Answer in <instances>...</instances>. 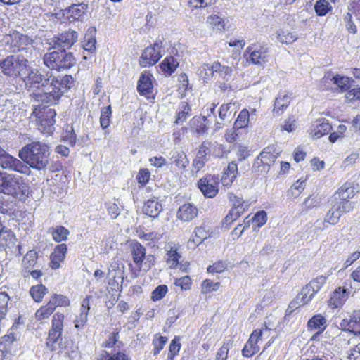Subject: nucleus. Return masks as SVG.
<instances>
[{
	"label": "nucleus",
	"instance_id": "f257e3e1",
	"mask_svg": "<svg viewBox=\"0 0 360 360\" xmlns=\"http://www.w3.org/2000/svg\"><path fill=\"white\" fill-rule=\"evenodd\" d=\"M0 70L7 77L20 78L32 99L49 104L56 103L75 82L71 75L58 79L48 70L32 68L24 56H7L0 60Z\"/></svg>",
	"mask_w": 360,
	"mask_h": 360
},
{
	"label": "nucleus",
	"instance_id": "f03ea898",
	"mask_svg": "<svg viewBox=\"0 0 360 360\" xmlns=\"http://www.w3.org/2000/svg\"><path fill=\"white\" fill-rule=\"evenodd\" d=\"M49 148L45 143L34 141L19 151V157L27 166L37 170L44 169L49 162Z\"/></svg>",
	"mask_w": 360,
	"mask_h": 360
},
{
	"label": "nucleus",
	"instance_id": "7ed1b4c3",
	"mask_svg": "<svg viewBox=\"0 0 360 360\" xmlns=\"http://www.w3.org/2000/svg\"><path fill=\"white\" fill-rule=\"evenodd\" d=\"M0 193L25 201L30 194V186L22 177L0 172Z\"/></svg>",
	"mask_w": 360,
	"mask_h": 360
},
{
	"label": "nucleus",
	"instance_id": "20e7f679",
	"mask_svg": "<svg viewBox=\"0 0 360 360\" xmlns=\"http://www.w3.org/2000/svg\"><path fill=\"white\" fill-rule=\"evenodd\" d=\"M4 41L9 45L13 53H20L18 56H24L30 58L34 51V40L28 35L17 31H13L4 37Z\"/></svg>",
	"mask_w": 360,
	"mask_h": 360
},
{
	"label": "nucleus",
	"instance_id": "39448f33",
	"mask_svg": "<svg viewBox=\"0 0 360 360\" xmlns=\"http://www.w3.org/2000/svg\"><path fill=\"white\" fill-rule=\"evenodd\" d=\"M76 63L72 53L65 50L53 51L44 54L43 63L51 70L61 71L72 67ZM51 72L52 71L50 70Z\"/></svg>",
	"mask_w": 360,
	"mask_h": 360
},
{
	"label": "nucleus",
	"instance_id": "423d86ee",
	"mask_svg": "<svg viewBox=\"0 0 360 360\" xmlns=\"http://www.w3.org/2000/svg\"><path fill=\"white\" fill-rule=\"evenodd\" d=\"M56 112L55 110L48 106H36L31 118L38 122L39 129L44 134H51L54 131L55 117Z\"/></svg>",
	"mask_w": 360,
	"mask_h": 360
},
{
	"label": "nucleus",
	"instance_id": "0eeeda50",
	"mask_svg": "<svg viewBox=\"0 0 360 360\" xmlns=\"http://www.w3.org/2000/svg\"><path fill=\"white\" fill-rule=\"evenodd\" d=\"M0 167L6 170L12 171L29 175L30 167L27 166L21 160L12 156L0 146Z\"/></svg>",
	"mask_w": 360,
	"mask_h": 360
},
{
	"label": "nucleus",
	"instance_id": "6e6552de",
	"mask_svg": "<svg viewBox=\"0 0 360 360\" xmlns=\"http://www.w3.org/2000/svg\"><path fill=\"white\" fill-rule=\"evenodd\" d=\"M162 48V41H156L153 46L146 47L139 59V65L141 67L153 65L162 57L161 49Z\"/></svg>",
	"mask_w": 360,
	"mask_h": 360
},
{
	"label": "nucleus",
	"instance_id": "1a4fd4ad",
	"mask_svg": "<svg viewBox=\"0 0 360 360\" xmlns=\"http://www.w3.org/2000/svg\"><path fill=\"white\" fill-rule=\"evenodd\" d=\"M78 33L73 30H68L51 39L49 44L53 48H61L62 50L71 48L77 41Z\"/></svg>",
	"mask_w": 360,
	"mask_h": 360
},
{
	"label": "nucleus",
	"instance_id": "9d476101",
	"mask_svg": "<svg viewBox=\"0 0 360 360\" xmlns=\"http://www.w3.org/2000/svg\"><path fill=\"white\" fill-rule=\"evenodd\" d=\"M245 51L249 54L248 61L255 65H263L267 61L268 49L261 44H252Z\"/></svg>",
	"mask_w": 360,
	"mask_h": 360
},
{
	"label": "nucleus",
	"instance_id": "9b49d317",
	"mask_svg": "<svg viewBox=\"0 0 360 360\" xmlns=\"http://www.w3.org/2000/svg\"><path fill=\"white\" fill-rule=\"evenodd\" d=\"M217 184V180L214 176L207 175L198 181V186L205 197L212 198L218 193Z\"/></svg>",
	"mask_w": 360,
	"mask_h": 360
},
{
	"label": "nucleus",
	"instance_id": "f8f14e48",
	"mask_svg": "<svg viewBox=\"0 0 360 360\" xmlns=\"http://www.w3.org/2000/svg\"><path fill=\"white\" fill-rule=\"evenodd\" d=\"M350 291L345 287H339L333 292L328 300V305L333 309L342 306L347 299Z\"/></svg>",
	"mask_w": 360,
	"mask_h": 360
},
{
	"label": "nucleus",
	"instance_id": "ddd939ff",
	"mask_svg": "<svg viewBox=\"0 0 360 360\" xmlns=\"http://www.w3.org/2000/svg\"><path fill=\"white\" fill-rule=\"evenodd\" d=\"M356 312L354 313L353 319L349 320L343 319L340 323V329L342 332L347 334H342L345 335H360V320L355 317Z\"/></svg>",
	"mask_w": 360,
	"mask_h": 360
},
{
	"label": "nucleus",
	"instance_id": "4468645a",
	"mask_svg": "<svg viewBox=\"0 0 360 360\" xmlns=\"http://www.w3.org/2000/svg\"><path fill=\"white\" fill-rule=\"evenodd\" d=\"M131 252L134 262L139 270H141L143 265V260L146 259V250L143 245L137 241H132L130 244Z\"/></svg>",
	"mask_w": 360,
	"mask_h": 360
},
{
	"label": "nucleus",
	"instance_id": "2eb2a0df",
	"mask_svg": "<svg viewBox=\"0 0 360 360\" xmlns=\"http://www.w3.org/2000/svg\"><path fill=\"white\" fill-rule=\"evenodd\" d=\"M67 245L65 243L58 245L55 247L53 252L50 255V266L51 269L60 268V263L63 262L67 253Z\"/></svg>",
	"mask_w": 360,
	"mask_h": 360
},
{
	"label": "nucleus",
	"instance_id": "dca6fc26",
	"mask_svg": "<svg viewBox=\"0 0 360 360\" xmlns=\"http://www.w3.org/2000/svg\"><path fill=\"white\" fill-rule=\"evenodd\" d=\"M210 142H203L199 146L196 157L193 161V167L196 169V172L200 170L208 160L207 155L210 153Z\"/></svg>",
	"mask_w": 360,
	"mask_h": 360
},
{
	"label": "nucleus",
	"instance_id": "f3484780",
	"mask_svg": "<svg viewBox=\"0 0 360 360\" xmlns=\"http://www.w3.org/2000/svg\"><path fill=\"white\" fill-rule=\"evenodd\" d=\"M198 208L192 203H186L181 205L177 211L179 219L189 222L198 216Z\"/></svg>",
	"mask_w": 360,
	"mask_h": 360
},
{
	"label": "nucleus",
	"instance_id": "a211bd4d",
	"mask_svg": "<svg viewBox=\"0 0 360 360\" xmlns=\"http://www.w3.org/2000/svg\"><path fill=\"white\" fill-rule=\"evenodd\" d=\"M153 75L148 71H144L138 82L137 90L141 95L147 96L153 91Z\"/></svg>",
	"mask_w": 360,
	"mask_h": 360
},
{
	"label": "nucleus",
	"instance_id": "6ab92c4d",
	"mask_svg": "<svg viewBox=\"0 0 360 360\" xmlns=\"http://www.w3.org/2000/svg\"><path fill=\"white\" fill-rule=\"evenodd\" d=\"M162 211V204L155 197L148 199L143 207V213L153 219L158 217Z\"/></svg>",
	"mask_w": 360,
	"mask_h": 360
},
{
	"label": "nucleus",
	"instance_id": "aec40b11",
	"mask_svg": "<svg viewBox=\"0 0 360 360\" xmlns=\"http://www.w3.org/2000/svg\"><path fill=\"white\" fill-rule=\"evenodd\" d=\"M331 129V126L325 119L317 120L310 128V134L313 138L319 139Z\"/></svg>",
	"mask_w": 360,
	"mask_h": 360
},
{
	"label": "nucleus",
	"instance_id": "412c9836",
	"mask_svg": "<svg viewBox=\"0 0 360 360\" xmlns=\"http://www.w3.org/2000/svg\"><path fill=\"white\" fill-rule=\"evenodd\" d=\"M347 192V189H345L344 187H341L339 189V195L341 197L338 200L335 198L334 203L337 205L338 209H339V212H341L342 214L349 212L354 208V202L347 200L346 198H349L348 195H345Z\"/></svg>",
	"mask_w": 360,
	"mask_h": 360
},
{
	"label": "nucleus",
	"instance_id": "4be33fe9",
	"mask_svg": "<svg viewBox=\"0 0 360 360\" xmlns=\"http://www.w3.org/2000/svg\"><path fill=\"white\" fill-rule=\"evenodd\" d=\"M275 148L274 146L266 147L259 154L264 162V169H261L260 173L266 174L269 172L270 166L274 163L276 155L274 154Z\"/></svg>",
	"mask_w": 360,
	"mask_h": 360
},
{
	"label": "nucleus",
	"instance_id": "5701e85b",
	"mask_svg": "<svg viewBox=\"0 0 360 360\" xmlns=\"http://www.w3.org/2000/svg\"><path fill=\"white\" fill-rule=\"evenodd\" d=\"M170 162L178 169H185L189 161L184 151L173 150L170 153Z\"/></svg>",
	"mask_w": 360,
	"mask_h": 360
},
{
	"label": "nucleus",
	"instance_id": "b1692460",
	"mask_svg": "<svg viewBox=\"0 0 360 360\" xmlns=\"http://www.w3.org/2000/svg\"><path fill=\"white\" fill-rule=\"evenodd\" d=\"M89 309V300L86 297L82 300L79 315L74 321L75 328H80L86 324Z\"/></svg>",
	"mask_w": 360,
	"mask_h": 360
},
{
	"label": "nucleus",
	"instance_id": "393cba45",
	"mask_svg": "<svg viewBox=\"0 0 360 360\" xmlns=\"http://www.w3.org/2000/svg\"><path fill=\"white\" fill-rule=\"evenodd\" d=\"M325 324L326 319L323 316L321 315H316L313 316L308 321L309 330H310L311 331L316 330H318L311 335V338H316L320 334V333L325 328Z\"/></svg>",
	"mask_w": 360,
	"mask_h": 360
},
{
	"label": "nucleus",
	"instance_id": "a878e982",
	"mask_svg": "<svg viewBox=\"0 0 360 360\" xmlns=\"http://www.w3.org/2000/svg\"><path fill=\"white\" fill-rule=\"evenodd\" d=\"M213 69L214 71V77L218 80L229 82L232 75V70L228 66L221 65L219 62L213 63Z\"/></svg>",
	"mask_w": 360,
	"mask_h": 360
},
{
	"label": "nucleus",
	"instance_id": "bb28decb",
	"mask_svg": "<svg viewBox=\"0 0 360 360\" xmlns=\"http://www.w3.org/2000/svg\"><path fill=\"white\" fill-rule=\"evenodd\" d=\"M64 316L62 314L56 313L53 316L52 328L49 331V338H60L62 334L63 322Z\"/></svg>",
	"mask_w": 360,
	"mask_h": 360
},
{
	"label": "nucleus",
	"instance_id": "cd10ccee",
	"mask_svg": "<svg viewBox=\"0 0 360 360\" xmlns=\"http://www.w3.org/2000/svg\"><path fill=\"white\" fill-rule=\"evenodd\" d=\"M207 117H193L191 120V127L199 135L205 134L207 132Z\"/></svg>",
	"mask_w": 360,
	"mask_h": 360
},
{
	"label": "nucleus",
	"instance_id": "c85d7f7f",
	"mask_svg": "<svg viewBox=\"0 0 360 360\" xmlns=\"http://www.w3.org/2000/svg\"><path fill=\"white\" fill-rule=\"evenodd\" d=\"M291 98L285 94H279L274 102V112L276 114L281 115L286 109L290 103Z\"/></svg>",
	"mask_w": 360,
	"mask_h": 360
},
{
	"label": "nucleus",
	"instance_id": "c756f323",
	"mask_svg": "<svg viewBox=\"0 0 360 360\" xmlns=\"http://www.w3.org/2000/svg\"><path fill=\"white\" fill-rule=\"evenodd\" d=\"M262 339H248L245 345L242 353L245 357L249 358L259 351V341Z\"/></svg>",
	"mask_w": 360,
	"mask_h": 360
},
{
	"label": "nucleus",
	"instance_id": "7c9ffc66",
	"mask_svg": "<svg viewBox=\"0 0 360 360\" xmlns=\"http://www.w3.org/2000/svg\"><path fill=\"white\" fill-rule=\"evenodd\" d=\"M325 80L330 79L333 82L334 84H335L341 91H346L350 88V82L351 79L347 77L341 76L340 75H336L330 78V76H327L324 77Z\"/></svg>",
	"mask_w": 360,
	"mask_h": 360
},
{
	"label": "nucleus",
	"instance_id": "2f4dec72",
	"mask_svg": "<svg viewBox=\"0 0 360 360\" xmlns=\"http://www.w3.org/2000/svg\"><path fill=\"white\" fill-rule=\"evenodd\" d=\"M228 198L233 205L232 209H236L242 214L245 210H248L250 206L248 201L243 200L242 198L236 196L232 193H228Z\"/></svg>",
	"mask_w": 360,
	"mask_h": 360
},
{
	"label": "nucleus",
	"instance_id": "473e14b6",
	"mask_svg": "<svg viewBox=\"0 0 360 360\" xmlns=\"http://www.w3.org/2000/svg\"><path fill=\"white\" fill-rule=\"evenodd\" d=\"M179 63L174 57H167L160 64L161 70L167 75H171L176 69Z\"/></svg>",
	"mask_w": 360,
	"mask_h": 360
},
{
	"label": "nucleus",
	"instance_id": "72a5a7b5",
	"mask_svg": "<svg viewBox=\"0 0 360 360\" xmlns=\"http://www.w3.org/2000/svg\"><path fill=\"white\" fill-rule=\"evenodd\" d=\"M88 5L84 3L73 4L68 8V13L73 20H78L86 13Z\"/></svg>",
	"mask_w": 360,
	"mask_h": 360
},
{
	"label": "nucleus",
	"instance_id": "f704fd0d",
	"mask_svg": "<svg viewBox=\"0 0 360 360\" xmlns=\"http://www.w3.org/2000/svg\"><path fill=\"white\" fill-rule=\"evenodd\" d=\"M37 253L35 251L31 250L27 252L22 259V265L25 269L24 272L27 271V270L34 269V267L37 265Z\"/></svg>",
	"mask_w": 360,
	"mask_h": 360
},
{
	"label": "nucleus",
	"instance_id": "c9c22d12",
	"mask_svg": "<svg viewBox=\"0 0 360 360\" xmlns=\"http://www.w3.org/2000/svg\"><path fill=\"white\" fill-rule=\"evenodd\" d=\"M342 214L339 212L337 205L333 203L332 207L326 214L324 221L330 224H336Z\"/></svg>",
	"mask_w": 360,
	"mask_h": 360
},
{
	"label": "nucleus",
	"instance_id": "e433bc0d",
	"mask_svg": "<svg viewBox=\"0 0 360 360\" xmlns=\"http://www.w3.org/2000/svg\"><path fill=\"white\" fill-rule=\"evenodd\" d=\"M53 239L56 242H61L68 239V236L70 234V231L65 227L62 226H58L53 229L51 231Z\"/></svg>",
	"mask_w": 360,
	"mask_h": 360
},
{
	"label": "nucleus",
	"instance_id": "4c0bfd02",
	"mask_svg": "<svg viewBox=\"0 0 360 360\" xmlns=\"http://www.w3.org/2000/svg\"><path fill=\"white\" fill-rule=\"evenodd\" d=\"M316 293V292H314L311 288V285L307 284L302 288L301 292L297 295V302L307 304L311 300Z\"/></svg>",
	"mask_w": 360,
	"mask_h": 360
},
{
	"label": "nucleus",
	"instance_id": "58836bf2",
	"mask_svg": "<svg viewBox=\"0 0 360 360\" xmlns=\"http://www.w3.org/2000/svg\"><path fill=\"white\" fill-rule=\"evenodd\" d=\"M207 23L212 29H216L219 31H222L225 28V22L224 20L217 15H210L207 18Z\"/></svg>",
	"mask_w": 360,
	"mask_h": 360
},
{
	"label": "nucleus",
	"instance_id": "ea45409f",
	"mask_svg": "<svg viewBox=\"0 0 360 360\" xmlns=\"http://www.w3.org/2000/svg\"><path fill=\"white\" fill-rule=\"evenodd\" d=\"M167 263L170 268H176L179 265V260L181 255L177 252V249L171 248L167 253Z\"/></svg>",
	"mask_w": 360,
	"mask_h": 360
},
{
	"label": "nucleus",
	"instance_id": "a19ab883",
	"mask_svg": "<svg viewBox=\"0 0 360 360\" xmlns=\"http://www.w3.org/2000/svg\"><path fill=\"white\" fill-rule=\"evenodd\" d=\"M250 113L248 110L244 109L240 111L233 126L238 129L245 128L248 126L249 122Z\"/></svg>",
	"mask_w": 360,
	"mask_h": 360
},
{
	"label": "nucleus",
	"instance_id": "79ce46f5",
	"mask_svg": "<svg viewBox=\"0 0 360 360\" xmlns=\"http://www.w3.org/2000/svg\"><path fill=\"white\" fill-rule=\"evenodd\" d=\"M46 292V288L44 285L40 284L32 286L30 288V293L35 302H39Z\"/></svg>",
	"mask_w": 360,
	"mask_h": 360
},
{
	"label": "nucleus",
	"instance_id": "37998d69",
	"mask_svg": "<svg viewBox=\"0 0 360 360\" xmlns=\"http://www.w3.org/2000/svg\"><path fill=\"white\" fill-rule=\"evenodd\" d=\"M198 74L201 79L206 82L207 79L214 76L213 64L212 65H209L208 64L202 65L199 68Z\"/></svg>",
	"mask_w": 360,
	"mask_h": 360
},
{
	"label": "nucleus",
	"instance_id": "c03bdc74",
	"mask_svg": "<svg viewBox=\"0 0 360 360\" xmlns=\"http://www.w3.org/2000/svg\"><path fill=\"white\" fill-rule=\"evenodd\" d=\"M54 310L55 309L51 305L50 302H49L46 305L41 307L36 311L35 317L37 320L46 319L53 314Z\"/></svg>",
	"mask_w": 360,
	"mask_h": 360
},
{
	"label": "nucleus",
	"instance_id": "a18cd8bd",
	"mask_svg": "<svg viewBox=\"0 0 360 360\" xmlns=\"http://www.w3.org/2000/svg\"><path fill=\"white\" fill-rule=\"evenodd\" d=\"M112 115V108L108 105L101 110V115L100 117L101 127L105 129L108 128L110 122V117Z\"/></svg>",
	"mask_w": 360,
	"mask_h": 360
},
{
	"label": "nucleus",
	"instance_id": "49530a36",
	"mask_svg": "<svg viewBox=\"0 0 360 360\" xmlns=\"http://www.w3.org/2000/svg\"><path fill=\"white\" fill-rule=\"evenodd\" d=\"M314 9L319 16H324L331 9V7L327 0H318L314 5Z\"/></svg>",
	"mask_w": 360,
	"mask_h": 360
},
{
	"label": "nucleus",
	"instance_id": "de8ad7c7",
	"mask_svg": "<svg viewBox=\"0 0 360 360\" xmlns=\"http://www.w3.org/2000/svg\"><path fill=\"white\" fill-rule=\"evenodd\" d=\"M273 326H271L269 323L267 325L265 322L264 327L262 328L255 329L250 335V338H261L262 335L264 336H274L272 335L273 332Z\"/></svg>",
	"mask_w": 360,
	"mask_h": 360
},
{
	"label": "nucleus",
	"instance_id": "09e8293b",
	"mask_svg": "<svg viewBox=\"0 0 360 360\" xmlns=\"http://www.w3.org/2000/svg\"><path fill=\"white\" fill-rule=\"evenodd\" d=\"M277 38L282 44H290L295 41L298 37L295 33L282 31L278 33Z\"/></svg>",
	"mask_w": 360,
	"mask_h": 360
},
{
	"label": "nucleus",
	"instance_id": "8fccbe9b",
	"mask_svg": "<svg viewBox=\"0 0 360 360\" xmlns=\"http://www.w3.org/2000/svg\"><path fill=\"white\" fill-rule=\"evenodd\" d=\"M304 188V181L298 180L295 183L288 192V195L291 198H297Z\"/></svg>",
	"mask_w": 360,
	"mask_h": 360
},
{
	"label": "nucleus",
	"instance_id": "3c124183",
	"mask_svg": "<svg viewBox=\"0 0 360 360\" xmlns=\"http://www.w3.org/2000/svg\"><path fill=\"white\" fill-rule=\"evenodd\" d=\"M49 302L54 309L59 306L65 307L70 304L68 298L63 295H54Z\"/></svg>",
	"mask_w": 360,
	"mask_h": 360
},
{
	"label": "nucleus",
	"instance_id": "603ef678",
	"mask_svg": "<svg viewBox=\"0 0 360 360\" xmlns=\"http://www.w3.org/2000/svg\"><path fill=\"white\" fill-rule=\"evenodd\" d=\"M10 297L6 292H0V320L4 318L8 311Z\"/></svg>",
	"mask_w": 360,
	"mask_h": 360
},
{
	"label": "nucleus",
	"instance_id": "864d4df0",
	"mask_svg": "<svg viewBox=\"0 0 360 360\" xmlns=\"http://www.w3.org/2000/svg\"><path fill=\"white\" fill-rule=\"evenodd\" d=\"M220 286V283L219 282L214 283L210 279L205 280L202 283V292L204 294L217 291Z\"/></svg>",
	"mask_w": 360,
	"mask_h": 360
},
{
	"label": "nucleus",
	"instance_id": "5fc2aeb1",
	"mask_svg": "<svg viewBox=\"0 0 360 360\" xmlns=\"http://www.w3.org/2000/svg\"><path fill=\"white\" fill-rule=\"evenodd\" d=\"M191 110V108L186 102L181 103V110L178 113L176 123L184 122L186 119V117L190 115Z\"/></svg>",
	"mask_w": 360,
	"mask_h": 360
},
{
	"label": "nucleus",
	"instance_id": "6e6d98bb",
	"mask_svg": "<svg viewBox=\"0 0 360 360\" xmlns=\"http://www.w3.org/2000/svg\"><path fill=\"white\" fill-rule=\"evenodd\" d=\"M168 288L166 285H160L152 292L151 298L153 301H158L162 299L167 292Z\"/></svg>",
	"mask_w": 360,
	"mask_h": 360
},
{
	"label": "nucleus",
	"instance_id": "4d7b16f0",
	"mask_svg": "<svg viewBox=\"0 0 360 360\" xmlns=\"http://www.w3.org/2000/svg\"><path fill=\"white\" fill-rule=\"evenodd\" d=\"M326 276H319L311 281L308 285H311V288L314 290V292H318L326 283Z\"/></svg>",
	"mask_w": 360,
	"mask_h": 360
},
{
	"label": "nucleus",
	"instance_id": "13d9d810",
	"mask_svg": "<svg viewBox=\"0 0 360 360\" xmlns=\"http://www.w3.org/2000/svg\"><path fill=\"white\" fill-rule=\"evenodd\" d=\"M15 339H4L0 342V356L4 358L11 352V345Z\"/></svg>",
	"mask_w": 360,
	"mask_h": 360
},
{
	"label": "nucleus",
	"instance_id": "bf43d9fd",
	"mask_svg": "<svg viewBox=\"0 0 360 360\" xmlns=\"http://www.w3.org/2000/svg\"><path fill=\"white\" fill-rule=\"evenodd\" d=\"M175 285L180 287L181 290H187L191 287V279L190 276H185L179 278H176L174 281Z\"/></svg>",
	"mask_w": 360,
	"mask_h": 360
},
{
	"label": "nucleus",
	"instance_id": "052dcab7",
	"mask_svg": "<svg viewBox=\"0 0 360 360\" xmlns=\"http://www.w3.org/2000/svg\"><path fill=\"white\" fill-rule=\"evenodd\" d=\"M216 1L217 0H190L188 5L192 8H205Z\"/></svg>",
	"mask_w": 360,
	"mask_h": 360
},
{
	"label": "nucleus",
	"instance_id": "680f3d73",
	"mask_svg": "<svg viewBox=\"0 0 360 360\" xmlns=\"http://www.w3.org/2000/svg\"><path fill=\"white\" fill-rule=\"evenodd\" d=\"M241 214L237 210L231 209L224 219V225L226 224V228L229 229V226L236 221Z\"/></svg>",
	"mask_w": 360,
	"mask_h": 360
},
{
	"label": "nucleus",
	"instance_id": "e2e57ef3",
	"mask_svg": "<svg viewBox=\"0 0 360 360\" xmlns=\"http://www.w3.org/2000/svg\"><path fill=\"white\" fill-rule=\"evenodd\" d=\"M231 103L223 104L221 105L219 111V119L224 121L226 119L231 116V111H230Z\"/></svg>",
	"mask_w": 360,
	"mask_h": 360
},
{
	"label": "nucleus",
	"instance_id": "0e129e2a",
	"mask_svg": "<svg viewBox=\"0 0 360 360\" xmlns=\"http://www.w3.org/2000/svg\"><path fill=\"white\" fill-rule=\"evenodd\" d=\"M226 269V264L222 261L215 262L207 267V271L210 273H221Z\"/></svg>",
	"mask_w": 360,
	"mask_h": 360
},
{
	"label": "nucleus",
	"instance_id": "69168bd1",
	"mask_svg": "<svg viewBox=\"0 0 360 360\" xmlns=\"http://www.w3.org/2000/svg\"><path fill=\"white\" fill-rule=\"evenodd\" d=\"M266 219L267 214L264 210L257 212L252 218V220L257 223L259 227L263 226L266 222Z\"/></svg>",
	"mask_w": 360,
	"mask_h": 360
},
{
	"label": "nucleus",
	"instance_id": "338daca9",
	"mask_svg": "<svg viewBox=\"0 0 360 360\" xmlns=\"http://www.w3.org/2000/svg\"><path fill=\"white\" fill-rule=\"evenodd\" d=\"M237 130H238V129L235 128L234 126L231 129H226L224 135L226 141L229 143H234L236 141V138L238 136V134L236 132Z\"/></svg>",
	"mask_w": 360,
	"mask_h": 360
},
{
	"label": "nucleus",
	"instance_id": "774afa93",
	"mask_svg": "<svg viewBox=\"0 0 360 360\" xmlns=\"http://www.w3.org/2000/svg\"><path fill=\"white\" fill-rule=\"evenodd\" d=\"M96 41L95 38L91 37L89 38H87L86 37H85L84 49L86 51H88L92 53L96 49Z\"/></svg>",
	"mask_w": 360,
	"mask_h": 360
}]
</instances>
